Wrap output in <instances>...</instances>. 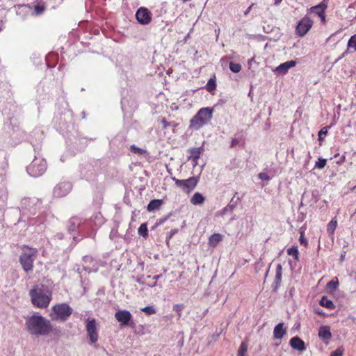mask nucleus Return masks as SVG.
<instances>
[{
  "mask_svg": "<svg viewBox=\"0 0 356 356\" xmlns=\"http://www.w3.org/2000/svg\"><path fill=\"white\" fill-rule=\"evenodd\" d=\"M25 325L29 333L36 337L48 335L52 331L51 322L39 314L28 317Z\"/></svg>",
  "mask_w": 356,
  "mask_h": 356,
  "instance_id": "obj_1",
  "label": "nucleus"
},
{
  "mask_svg": "<svg viewBox=\"0 0 356 356\" xmlns=\"http://www.w3.org/2000/svg\"><path fill=\"white\" fill-rule=\"evenodd\" d=\"M32 304L41 309L49 307L52 299V291L43 284L35 286L29 291Z\"/></svg>",
  "mask_w": 356,
  "mask_h": 356,
  "instance_id": "obj_2",
  "label": "nucleus"
},
{
  "mask_svg": "<svg viewBox=\"0 0 356 356\" xmlns=\"http://www.w3.org/2000/svg\"><path fill=\"white\" fill-rule=\"evenodd\" d=\"M38 254L35 248L24 245L22 247V252L19 257V262L23 270L26 273H31L33 270V261Z\"/></svg>",
  "mask_w": 356,
  "mask_h": 356,
  "instance_id": "obj_3",
  "label": "nucleus"
},
{
  "mask_svg": "<svg viewBox=\"0 0 356 356\" xmlns=\"http://www.w3.org/2000/svg\"><path fill=\"white\" fill-rule=\"evenodd\" d=\"M213 112V108L209 107L200 109L191 120L190 127L196 130L200 129L211 120Z\"/></svg>",
  "mask_w": 356,
  "mask_h": 356,
  "instance_id": "obj_4",
  "label": "nucleus"
},
{
  "mask_svg": "<svg viewBox=\"0 0 356 356\" xmlns=\"http://www.w3.org/2000/svg\"><path fill=\"white\" fill-rule=\"evenodd\" d=\"M72 314V308L67 303H60L51 307L49 316L53 321L65 322Z\"/></svg>",
  "mask_w": 356,
  "mask_h": 356,
  "instance_id": "obj_5",
  "label": "nucleus"
},
{
  "mask_svg": "<svg viewBox=\"0 0 356 356\" xmlns=\"http://www.w3.org/2000/svg\"><path fill=\"white\" fill-rule=\"evenodd\" d=\"M172 179L178 187L189 193L197 186L200 179L198 177H191L186 179H179L176 177H172Z\"/></svg>",
  "mask_w": 356,
  "mask_h": 356,
  "instance_id": "obj_6",
  "label": "nucleus"
},
{
  "mask_svg": "<svg viewBox=\"0 0 356 356\" xmlns=\"http://www.w3.org/2000/svg\"><path fill=\"white\" fill-rule=\"evenodd\" d=\"M47 169V163L41 159H35L28 166L27 172L29 174L34 177L42 175Z\"/></svg>",
  "mask_w": 356,
  "mask_h": 356,
  "instance_id": "obj_7",
  "label": "nucleus"
},
{
  "mask_svg": "<svg viewBox=\"0 0 356 356\" xmlns=\"http://www.w3.org/2000/svg\"><path fill=\"white\" fill-rule=\"evenodd\" d=\"M86 329L92 343H94L98 340L97 326L95 319L88 318L86 320Z\"/></svg>",
  "mask_w": 356,
  "mask_h": 356,
  "instance_id": "obj_8",
  "label": "nucleus"
},
{
  "mask_svg": "<svg viewBox=\"0 0 356 356\" xmlns=\"http://www.w3.org/2000/svg\"><path fill=\"white\" fill-rule=\"evenodd\" d=\"M72 185L69 181H62L54 188V195L56 197H63L67 195L72 190Z\"/></svg>",
  "mask_w": 356,
  "mask_h": 356,
  "instance_id": "obj_9",
  "label": "nucleus"
},
{
  "mask_svg": "<svg viewBox=\"0 0 356 356\" xmlns=\"http://www.w3.org/2000/svg\"><path fill=\"white\" fill-rule=\"evenodd\" d=\"M312 24L313 21L310 18L304 17L300 21L296 27L297 34L300 36H304L312 28Z\"/></svg>",
  "mask_w": 356,
  "mask_h": 356,
  "instance_id": "obj_10",
  "label": "nucleus"
},
{
  "mask_svg": "<svg viewBox=\"0 0 356 356\" xmlns=\"http://www.w3.org/2000/svg\"><path fill=\"white\" fill-rule=\"evenodd\" d=\"M136 17L141 24H148L151 21V14L147 8H140L136 13Z\"/></svg>",
  "mask_w": 356,
  "mask_h": 356,
  "instance_id": "obj_11",
  "label": "nucleus"
},
{
  "mask_svg": "<svg viewBox=\"0 0 356 356\" xmlns=\"http://www.w3.org/2000/svg\"><path fill=\"white\" fill-rule=\"evenodd\" d=\"M115 318L122 325H127L132 318V315L127 310H119L115 312Z\"/></svg>",
  "mask_w": 356,
  "mask_h": 356,
  "instance_id": "obj_12",
  "label": "nucleus"
},
{
  "mask_svg": "<svg viewBox=\"0 0 356 356\" xmlns=\"http://www.w3.org/2000/svg\"><path fill=\"white\" fill-rule=\"evenodd\" d=\"M296 65V62L295 60L286 61V62L278 65L274 70V72L277 74H285L288 72L289 69L295 67Z\"/></svg>",
  "mask_w": 356,
  "mask_h": 356,
  "instance_id": "obj_13",
  "label": "nucleus"
},
{
  "mask_svg": "<svg viewBox=\"0 0 356 356\" xmlns=\"http://www.w3.org/2000/svg\"><path fill=\"white\" fill-rule=\"evenodd\" d=\"M291 346L296 350L302 351L306 349L304 341L298 337H294L290 340Z\"/></svg>",
  "mask_w": 356,
  "mask_h": 356,
  "instance_id": "obj_14",
  "label": "nucleus"
},
{
  "mask_svg": "<svg viewBox=\"0 0 356 356\" xmlns=\"http://www.w3.org/2000/svg\"><path fill=\"white\" fill-rule=\"evenodd\" d=\"M326 8L327 5L324 3H321L317 6L312 7L311 10L313 13L318 15L323 22H325V16L324 15V13Z\"/></svg>",
  "mask_w": 356,
  "mask_h": 356,
  "instance_id": "obj_15",
  "label": "nucleus"
},
{
  "mask_svg": "<svg viewBox=\"0 0 356 356\" xmlns=\"http://www.w3.org/2000/svg\"><path fill=\"white\" fill-rule=\"evenodd\" d=\"M190 202L191 204L194 206L201 205L203 204L204 202H205V197L202 193L196 192L191 197Z\"/></svg>",
  "mask_w": 356,
  "mask_h": 356,
  "instance_id": "obj_16",
  "label": "nucleus"
},
{
  "mask_svg": "<svg viewBox=\"0 0 356 356\" xmlns=\"http://www.w3.org/2000/svg\"><path fill=\"white\" fill-rule=\"evenodd\" d=\"M222 235L218 233L212 234L209 238V245L215 248L220 241H222Z\"/></svg>",
  "mask_w": 356,
  "mask_h": 356,
  "instance_id": "obj_17",
  "label": "nucleus"
},
{
  "mask_svg": "<svg viewBox=\"0 0 356 356\" xmlns=\"http://www.w3.org/2000/svg\"><path fill=\"white\" fill-rule=\"evenodd\" d=\"M318 337L323 339H329L331 338L332 334L328 326H321L319 328Z\"/></svg>",
  "mask_w": 356,
  "mask_h": 356,
  "instance_id": "obj_18",
  "label": "nucleus"
},
{
  "mask_svg": "<svg viewBox=\"0 0 356 356\" xmlns=\"http://www.w3.org/2000/svg\"><path fill=\"white\" fill-rule=\"evenodd\" d=\"M286 333V330L283 328V323L277 324L273 331V335L275 339H282Z\"/></svg>",
  "mask_w": 356,
  "mask_h": 356,
  "instance_id": "obj_19",
  "label": "nucleus"
},
{
  "mask_svg": "<svg viewBox=\"0 0 356 356\" xmlns=\"http://www.w3.org/2000/svg\"><path fill=\"white\" fill-rule=\"evenodd\" d=\"M189 152L191 155L188 156V160H195L200 158L202 153V150L201 148L194 147L190 149Z\"/></svg>",
  "mask_w": 356,
  "mask_h": 356,
  "instance_id": "obj_20",
  "label": "nucleus"
},
{
  "mask_svg": "<svg viewBox=\"0 0 356 356\" xmlns=\"http://www.w3.org/2000/svg\"><path fill=\"white\" fill-rule=\"evenodd\" d=\"M320 305L321 306L325 307L326 308L331 309H332L335 307L333 302L331 300L328 299L325 296H323L321 298V300L320 301Z\"/></svg>",
  "mask_w": 356,
  "mask_h": 356,
  "instance_id": "obj_21",
  "label": "nucleus"
},
{
  "mask_svg": "<svg viewBox=\"0 0 356 356\" xmlns=\"http://www.w3.org/2000/svg\"><path fill=\"white\" fill-rule=\"evenodd\" d=\"M162 201L160 200H153L149 202V203L147 205V210L149 211H154L156 209H159L160 206L161 205Z\"/></svg>",
  "mask_w": 356,
  "mask_h": 356,
  "instance_id": "obj_22",
  "label": "nucleus"
},
{
  "mask_svg": "<svg viewBox=\"0 0 356 356\" xmlns=\"http://www.w3.org/2000/svg\"><path fill=\"white\" fill-rule=\"evenodd\" d=\"M287 254L293 257L296 261L299 260V251L297 246H293L287 250Z\"/></svg>",
  "mask_w": 356,
  "mask_h": 356,
  "instance_id": "obj_23",
  "label": "nucleus"
},
{
  "mask_svg": "<svg viewBox=\"0 0 356 356\" xmlns=\"http://www.w3.org/2000/svg\"><path fill=\"white\" fill-rule=\"evenodd\" d=\"M337 226V220L333 218L327 225V231L329 234L333 235L334 230Z\"/></svg>",
  "mask_w": 356,
  "mask_h": 356,
  "instance_id": "obj_24",
  "label": "nucleus"
},
{
  "mask_svg": "<svg viewBox=\"0 0 356 356\" xmlns=\"http://www.w3.org/2000/svg\"><path fill=\"white\" fill-rule=\"evenodd\" d=\"M282 267L281 264H277L276 267L275 283L277 284L282 280Z\"/></svg>",
  "mask_w": 356,
  "mask_h": 356,
  "instance_id": "obj_25",
  "label": "nucleus"
},
{
  "mask_svg": "<svg viewBox=\"0 0 356 356\" xmlns=\"http://www.w3.org/2000/svg\"><path fill=\"white\" fill-rule=\"evenodd\" d=\"M142 312H145L147 315H152L156 314V310L154 306L149 305L145 307L141 308Z\"/></svg>",
  "mask_w": 356,
  "mask_h": 356,
  "instance_id": "obj_26",
  "label": "nucleus"
},
{
  "mask_svg": "<svg viewBox=\"0 0 356 356\" xmlns=\"http://www.w3.org/2000/svg\"><path fill=\"white\" fill-rule=\"evenodd\" d=\"M348 48L356 51V34L351 36L348 42Z\"/></svg>",
  "mask_w": 356,
  "mask_h": 356,
  "instance_id": "obj_27",
  "label": "nucleus"
},
{
  "mask_svg": "<svg viewBox=\"0 0 356 356\" xmlns=\"http://www.w3.org/2000/svg\"><path fill=\"white\" fill-rule=\"evenodd\" d=\"M216 87V81L213 79H210L206 86V88L209 92H211L215 90Z\"/></svg>",
  "mask_w": 356,
  "mask_h": 356,
  "instance_id": "obj_28",
  "label": "nucleus"
},
{
  "mask_svg": "<svg viewBox=\"0 0 356 356\" xmlns=\"http://www.w3.org/2000/svg\"><path fill=\"white\" fill-rule=\"evenodd\" d=\"M138 234L139 235L142 236H147V225L146 224H141L140 226L138 228Z\"/></svg>",
  "mask_w": 356,
  "mask_h": 356,
  "instance_id": "obj_29",
  "label": "nucleus"
},
{
  "mask_svg": "<svg viewBox=\"0 0 356 356\" xmlns=\"http://www.w3.org/2000/svg\"><path fill=\"white\" fill-rule=\"evenodd\" d=\"M247 350H248L247 344L245 342H243L241 344V346L238 349L237 356H245V354L247 352Z\"/></svg>",
  "mask_w": 356,
  "mask_h": 356,
  "instance_id": "obj_30",
  "label": "nucleus"
},
{
  "mask_svg": "<svg viewBox=\"0 0 356 356\" xmlns=\"http://www.w3.org/2000/svg\"><path fill=\"white\" fill-rule=\"evenodd\" d=\"M229 68L233 72L237 73L241 71V65L238 63H235L231 62L229 63Z\"/></svg>",
  "mask_w": 356,
  "mask_h": 356,
  "instance_id": "obj_31",
  "label": "nucleus"
},
{
  "mask_svg": "<svg viewBox=\"0 0 356 356\" xmlns=\"http://www.w3.org/2000/svg\"><path fill=\"white\" fill-rule=\"evenodd\" d=\"M130 149L135 154H142L145 152V150L136 147L135 145H131Z\"/></svg>",
  "mask_w": 356,
  "mask_h": 356,
  "instance_id": "obj_32",
  "label": "nucleus"
},
{
  "mask_svg": "<svg viewBox=\"0 0 356 356\" xmlns=\"http://www.w3.org/2000/svg\"><path fill=\"white\" fill-rule=\"evenodd\" d=\"M326 165V159H318L316 162L315 166L318 169H323Z\"/></svg>",
  "mask_w": 356,
  "mask_h": 356,
  "instance_id": "obj_33",
  "label": "nucleus"
},
{
  "mask_svg": "<svg viewBox=\"0 0 356 356\" xmlns=\"http://www.w3.org/2000/svg\"><path fill=\"white\" fill-rule=\"evenodd\" d=\"M184 308L183 304H176L173 306V310L175 311L178 316L180 317L181 316V312Z\"/></svg>",
  "mask_w": 356,
  "mask_h": 356,
  "instance_id": "obj_34",
  "label": "nucleus"
},
{
  "mask_svg": "<svg viewBox=\"0 0 356 356\" xmlns=\"http://www.w3.org/2000/svg\"><path fill=\"white\" fill-rule=\"evenodd\" d=\"M327 133V127H323L318 132V139L319 140H322L323 139V136H325Z\"/></svg>",
  "mask_w": 356,
  "mask_h": 356,
  "instance_id": "obj_35",
  "label": "nucleus"
},
{
  "mask_svg": "<svg viewBox=\"0 0 356 356\" xmlns=\"http://www.w3.org/2000/svg\"><path fill=\"white\" fill-rule=\"evenodd\" d=\"M338 284L339 283H338L337 280H333L327 283V286L330 289H336L338 286Z\"/></svg>",
  "mask_w": 356,
  "mask_h": 356,
  "instance_id": "obj_36",
  "label": "nucleus"
},
{
  "mask_svg": "<svg viewBox=\"0 0 356 356\" xmlns=\"http://www.w3.org/2000/svg\"><path fill=\"white\" fill-rule=\"evenodd\" d=\"M343 350L341 349H337L334 352L332 353L330 356H342Z\"/></svg>",
  "mask_w": 356,
  "mask_h": 356,
  "instance_id": "obj_37",
  "label": "nucleus"
},
{
  "mask_svg": "<svg viewBox=\"0 0 356 356\" xmlns=\"http://www.w3.org/2000/svg\"><path fill=\"white\" fill-rule=\"evenodd\" d=\"M299 241L301 244H303L305 246L307 245V241L306 238L304 237L303 233H301Z\"/></svg>",
  "mask_w": 356,
  "mask_h": 356,
  "instance_id": "obj_38",
  "label": "nucleus"
},
{
  "mask_svg": "<svg viewBox=\"0 0 356 356\" xmlns=\"http://www.w3.org/2000/svg\"><path fill=\"white\" fill-rule=\"evenodd\" d=\"M35 11L37 14H41L44 11V8L37 6L35 7Z\"/></svg>",
  "mask_w": 356,
  "mask_h": 356,
  "instance_id": "obj_39",
  "label": "nucleus"
},
{
  "mask_svg": "<svg viewBox=\"0 0 356 356\" xmlns=\"http://www.w3.org/2000/svg\"><path fill=\"white\" fill-rule=\"evenodd\" d=\"M259 177L262 180H268L269 179V177L265 173H259Z\"/></svg>",
  "mask_w": 356,
  "mask_h": 356,
  "instance_id": "obj_40",
  "label": "nucleus"
},
{
  "mask_svg": "<svg viewBox=\"0 0 356 356\" xmlns=\"http://www.w3.org/2000/svg\"><path fill=\"white\" fill-rule=\"evenodd\" d=\"M232 211V207H225L222 211V214L224 215L226 213V212L227 211Z\"/></svg>",
  "mask_w": 356,
  "mask_h": 356,
  "instance_id": "obj_41",
  "label": "nucleus"
},
{
  "mask_svg": "<svg viewBox=\"0 0 356 356\" xmlns=\"http://www.w3.org/2000/svg\"><path fill=\"white\" fill-rule=\"evenodd\" d=\"M252 5H251L250 6H249V7L248 8V9L244 12V15H247L250 13V10H251V8H252Z\"/></svg>",
  "mask_w": 356,
  "mask_h": 356,
  "instance_id": "obj_42",
  "label": "nucleus"
},
{
  "mask_svg": "<svg viewBox=\"0 0 356 356\" xmlns=\"http://www.w3.org/2000/svg\"><path fill=\"white\" fill-rule=\"evenodd\" d=\"M197 160H198V159L192 160V161H193V167H195V166L197 165V163H197Z\"/></svg>",
  "mask_w": 356,
  "mask_h": 356,
  "instance_id": "obj_43",
  "label": "nucleus"
},
{
  "mask_svg": "<svg viewBox=\"0 0 356 356\" xmlns=\"http://www.w3.org/2000/svg\"><path fill=\"white\" fill-rule=\"evenodd\" d=\"M161 276V275H156V276L153 277V278H152V279H153L154 281H156V280H158Z\"/></svg>",
  "mask_w": 356,
  "mask_h": 356,
  "instance_id": "obj_44",
  "label": "nucleus"
},
{
  "mask_svg": "<svg viewBox=\"0 0 356 356\" xmlns=\"http://www.w3.org/2000/svg\"><path fill=\"white\" fill-rule=\"evenodd\" d=\"M156 284V282L154 281V283L148 284L149 287H154Z\"/></svg>",
  "mask_w": 356,
  "mask_h": 356,
  "instance_id": "obj_45",
  "label": "nucleus"
},
{
  "mask_svg": "<svg viewBox=\"0 0 356 356\" xmlns=\"http://www.w3.org/2000/svg\"><path fill=\"white\" fill-rule=\"evenodd\" d=\"M281 1H282V0H275V4L277 5V4H279Z\"/></svg>",
  "mask_w": 356,
  "mask_h": 356,
  "instance_id": "obj_46",
  "label": "nucleus"
},
{
  "mask_svg": "<svg viewBox=\"0 0 356 356\" xmlns=\"http://www.w3.org/2000/svg\"><path fill=\"white\" fill-rule=\"evenodd\" d=\"M163 124H164V127H166V121L165 120H163Z\"/></svg>",
  "mask_w": 356,
  "mask_h": 356,
  "instance_id": "obj_47",
  "label": "nucleus"
}]
</instances>
